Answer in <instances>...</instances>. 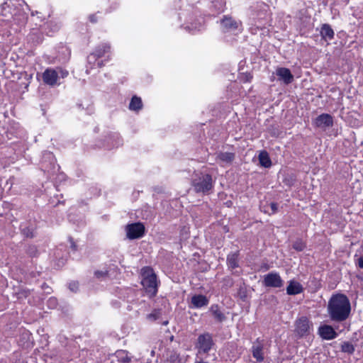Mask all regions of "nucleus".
<instances>
[{
    "label": "nucleus",
    "instance_id": "1",
    "mask_svg": "<svg viewBox=\"0 0 363 363\" xmlns=\"http://www.w3.org/2000/svg\"><path fill=\"white\" fill-rule=\"evenodd\" d=\"M328 311L332 320L344 321L348 318L350 314V300L342 294L333 295L328 302Z\"/></svg>",
    "mask_w": 363,
    "mask_h": 363
},
{
    "label": "nucleus",
    "instance_id": "2",
    "mask_svg": "<svg viewBox=\"0 0 363 363\" xmlns=\"http://www.w3.org/2000/svg\"><path fill=\"white\" fill-rule=\"evenodd\" d=\"M143 279L141 284L150 297H153L157 292V277L150 267H144L141 270Z\"/></svg>",
    "mask_w": 363,
    "mask_h": 363
},
{
    "label": "nucleus",
    "instance_id": "3",
    "mask_svg": "<svg viewBox=\"0 0 363 363\" xmlns=\"http://www.w3.org/2000/svg\"><path fill=\"white\" fill-rule=\"evenodd\" d=\"M191 185L196 193H206L213 187L212 177L208 174H196Z\"/></svg>",
    "mask_w": 363,
    "mask_h": 363
},
{
    "label": "nucleus",
    "instance_id": "4",
    "mask_svg": "<svg viewBox=\"0 0 363 363\" xmlns=\"http://www.w3.org/2000/svg\"><path fill=\"white\" fill-rule=\"evenodd\" d=\"M126 236L130 240L138 239L145 234V226L141 223H135L126 226Z\"/></svg>",
    "mask_w": 363,
    "mask_h": 363
},
{
    "label": "nucleus",
    "instance_id": "5",
    "mask_svg": "<svg viewBox=\"0 0 363 363\" xmlns=\"http://www.w3.org/2000/svg\"><path fill=\"white\" fill-rule=\"evenodd\" d=\"M311 328L312 323L304 316L298 318L295 323V333L299 337L308 335Z\"/></svg>",
    "mask_w": 363,
    "mask_h": 363
},
{
    "label": "nucleus",
    "instance_id": "6",
    "mask_svg": "<svg viewBox=\"0 0 363 363\" xmlns=\"http://www.w3.org/2000/svg\"><path fill=\"white\" fill-rule=\"evenodd\" d=\"M263 284L267 287L280 288L284 281L280 275L277 272H270L264 277Z\"/></svg>",
    "mask_w": 363,
    "mask_h": 363
},
{
    "label": "nucleus",
    "instance_id": "7",
    "mask_svg": "<svg viewBox=\"0 0 363 363\" xmlns=\"http://www.w3.org/2000/svg\"><path fill=\"white\" fill-rule=\"evenodd\" d=\"M58 79V72L52 69H47L43 74V79L45 84L50 86L57 84Z\"/></svg>",
    "mask_w": 363,
    "mask_h": 363
},
{
    "label": "nucleus",
    "instance_id": "8",
    "mask_svg": "<svg viewBox=\"0 0 363 363\" xmlns=\"http://www.w3.org/2000/svg\"><path fill=\"white\" fill-rule=\"evenodd\" d=\"M199 348L203 352H208L213 345L212 337L209 334L201 335L198 337Z\"/></svg>",
    "mask_w": 363,
    "mask_h": 363
},
{
    "label": "nucleus",
    "instance_id": "9",
    "mask_svg": "<svg viewBox=\"0 0 363 363\" xmlns=\"http://www.w3.org/2000/svg\"><path fill=\"white\" fill-rule=\"evenodd\" d=\"M333 117L328 113H323L318 116L314 121L316 127L326 128L333 125Z\"/></svg>",
    "mask_w": 363,
    "mask_h": 363
},
{
    "label": "nucleus",
    "instance_id": "10",
    "mask_svg": "<svg viewBox=\"0 0 363 363\" xmlns=\"http://www.w3.org/2000/svg\"><path fill=\"white\" fill-rule=\"evenodd\" d=\"M319 335L324 340H333L337 336L333 328L328 325H321L318 328Z\"/></svg>",
    "mask_w": 363,
    "mask_h": 363
},
{
    "label": "nucleus",
    "instance_id": "11",
    "mask_svg": "<svg viewBox=\"0 0 363 363\" xmlns=\"http://www.w3.org/2000/svg\"><path fill=\"white\" fill-rule=\"evenodd\" d=\"M276 74L279 77V79L286 84H290L294 79V76L288 68L279 67L276 70Z\"/></svg>",
    "mask_w": 363,
    "mask_h": 363
},
{
    "label": "nucleus",
    "instance_id": "12",
    "mask_svg": "<svg viewBox=\"0 0 363 363\" xmlns=\"http://www.w3.org/2000/svg\"><path fill=\"white\" fill-rule=\"evenodd\" d=\"M303 288L302 285L294 280H291L286 287V293L289 295H296L302 293Z\"/></svg>",
    "mask_w": 363,
    "mask_h": 363
},
{
    "label": "nucleus",
    "instance_id": "13",
    "mask_svg": "<svg viewBox=\"0 0 363 363\" xmlns=\"http://www.w3.org/2000/svg\"><path fill=\"white\" fill-rule=\"evenodd\" d=\"M191 303L194 308H201L208 304V300L203 295H195L191 298Z\"/></svg>",
    "mask_w": 363,
    "mask_h": 363
},
{
    "label": "nucleus",
    "instance_id": "14",
    "mask_svg": "<svg viewBox=\"0 0 363 363\" xmlns=\"http://www.w3.org/2000/svg\"><path fill=\"white\" fill-rule=\"evenodd\" d=\"M334 31L331 26L327 23L322 26L320 35L325 40H332L334 38Z\"/></svg>",
    "mask_w": 363,
    "mask_h": 363
},
{
    "label": "nucleus",
    "instance_id": "15",
    "mask_svg": "<svg viewBox=\"0 0 363 363\" xmlns=\"http://www.w3.org/2000/svg\"><path fill=\"white\" fill-rule=\"evenodd\" d=\"M252 353L254 358L256 359L257 362H262L264 360L263 355V347L259 343L255 344L252 347Z\"/></svg>",
    "mask_w": 363,
    "mask_h": 363
},
{
    "label": "nucleus",
    "instance_id": "16",
    "mask_svg": "<svg viewBox=\"0 0 363 363\" xmlns=\"http://www.w3.org/2000/svg\"><path fill=\"white\" fill-rule=\"evenodd\" d=\"M259 161L260 164L264 167L268 168L272 165L271 160L267 151L260 152L259 154Z\"/></svg>",
    "mask_w": 363,
    "mask_h": 363
},
{
    "label": "nucleus",
    "instance_id": "17",
    "mask_svg": "<svg viewBox=\"0 0 363 363\" xmlns=\"http://www.w3.org/2000/svg\"><path fill=\"white\" fill-rule=\"evenodd\" d=\"M210 311L212 313L214 318L219 322H222L225 320V315L220 311L218 305H213L210 308Z\"/></svg>",
    "mask_w": 363,
    "mask_h": 363
},
{
    "label": "nucleus",
    "instance_id": "18",
    "mask_svg": "<svg viewBox=\"0 0 363 363\" xmlns=\"http://www.w3.org/2000/svg\"><path fill=\"white\" fill-rule=\"evenodd\" d=\"M217 158L223 162L231 163L235 158V155L233 152H219Z\"/></svg>",
    "mask_w": 363,
    "mask_h": 363
},
{
    "label": "nucleus",
    "instance_id": "19",
    "mask_svg": "<svg viewBox=\"0 0 363 363\" xmlns=\"http://www.w3.org/2000/svg\"><path fill=\"white\" fill-rule=\"evenodd\" d=\"M142 108L141 99L137 96H133L129 104V108L133 111H138Z\"/></svg>",
    "mask_w": 363,
    "mask_h": 363
},
{
    "label": "nucleus",
    "instance_id": "20",
    "mask_svg": "<svg viewBox=\"0 0 363 363\" xmlns=\"http://www.w3.org/2000/svg\"><path fill=\"white\" fill-rule=\"evenodd\" d=\"M221 25L225 29H235L238 27L237 23L231 18H224L221 21Z\"/></svg>",
    "mask_w": 363,
    "mask_h": 363
},
{
    "label": "nucleus",
    "instance_id": "21",
    "mask_svg": "<svg viewBox=\"0 0 363 363\" xmlns=\"http://www.w3.org/2000/svg\"><path fill=\"white\" fill-rule=\"evenodd\" d=\"M167 361L169 363H182L179 354L174 351L170 352L169 357H167Z\"/></svg>",
    "mask_w": 363,
    "mask_h": 363
},
{
    "label": "nucleus",
    "instance_id": "22",
    "mask_svg": "<svg viewBox=\"0 0 363 363\" xmlns=\"http://www.w3.org/2000/svg\"><path fill=\"white\" fill-rule=\"evenodd\" d=\"M227 261L230 267L234 269L238 267V256L236 254L228 255Z\"/></svg>",
    "mask_w": 363,
    "mask_h": 363
},
{
    "label": "nucleus",
    "instance_id": "23",
    "mask_svg": "<svg viewBox=\"0 0 363 363\" xmlns=\"http://www.w3.org/2000/svg\"><path fill=\"white\" fill-rule=\"evenodd\" d=\"M342 351L348 354H352L354 351L353 345L349 342H345L342 345Z\"/></svg>",
    "mask_w": 363,
    "mask_h": 363
},
{
    "label": "nucleus",
    "instance_id": "24",
    "mask_svg": "<svg viewBox=\"0 0 363 363\" xmlns=\"http://www.w3.org/2000/svg\"><path fill=\"white\" fill-rule=\"evenodd\" d=\"M110 50V46L109 45H104V50L103 51H101V50H96V53L94 55V56H97L98 57H101L104 52L108 51Z\"/></svg>",
    "mask_w": 363,
    "mask_h": 363
},
{
    "label": "nucleus",
    "instance_id": "25",
    "mask_svg": "<svg viewBox=\"0 0 363 363\" xmlns=\"http://www.w3.org/2000/svg\"><path fill=\"white\" fill-rule=\"evenodd\" d=\"M294 248L298 251H302L305 248V245L301 242H296L294 245Z\"/></svg>",
    "mask_w": 363,
    "mask_h": 363
},
{
    "label": "nucleus",
    "instance_id": "26",
    "mask_svg": "<svg viewBox=\"0 0 363 363\" xmlns=\"http://www.w3.org/2000/svg\"><path fill=\"white\" fill-rule=\"evenodd\" d=\"M69 289L72 291H76L78 289V283L77 282H72L69 286Z\"/></svg>",
    "mask_w": 363,
    "mask_h": 363
},
{
    "label": "nucleus",
    "instance_id": "27",
    "mask_svg": "<svg viewBox=\"0 0 363 363\" xmlns=\"http://www.w3.org/2000/svg\"><path fill=\"white\" fill-rule=\"evenodd\" d=\"M106 274H107L106 272H103V271H96L95 272V276L97 278L104 277L106 276Z\"/></svg>",
    "mask_w": 363,
    "mask_h": 363
},
{
    "label": "nucleus",
    "instance_id": "28",
    "mask_svg": "<svg viewBox=\"0 0 363 363\" xmlns=\"http://www.w3.org/2000/svg\"><path fill=\"white\" fill-rule=\"evenodd\" d=\"M158 317V313L155 312L147 315V318L150 320H156Z\"/></svg>",
    "mask_w": 363,
    "mask_h": 363
},
{
    "label": "nucleus",
    "instance_id": "29",
    "mask_svg": "<svg viewBox=\"0 0 363 363\" xmlns=\"http://www.w3.org/2000/svg\"><path fill=\"white\" fill-rule=\"evenodd\" d=\"M271 208L273 213H276L277 211V205L275 203H271L270 204Z\"/></svg>",
    "mask_w": 363,
    "mask_h": 363
},
{
    "label": "nucleus",
    "instance_id": "30",
    "mask_svg": "<svg viewBox=\"0 0 363 363\" xmlns=\"http://www.w3.org/2000/svg\"><path fill=\"white\" fill-rule=\"evenodd\" d=\"M60 72L61 76H62V78L66 77L67 76V74H68V72L65 71V70L60 69Z\"/></svg>",
    "mask_w": 363,
    "mask_h": 363
},
{
    "label": "nucleus",
    "instance_id": "31",
    "mask_svg": "<svg viewBox=\"0 0 363 363\" xmlns=\"http://www.w3.org/2000/svg\"><path fill=\"white\" fill-rule=\"evenodd\" d=\"M358 266L363 269V257H361L359 259H358Z\"/></svg>",
    "mask_w": 363,
    "mask_h": 363
},
{
    "label": "nucleus",
    "instance_id": "32",
    "mask_svg": "<svg viewBox=\"0 0 363 363\" xmlns=\"http://www.w3.org/2000/svg\"><path fill=\"white\" fill-rule=\"evenodd\" d=\"M89 19L91 22L95 23L96 22V19L95 18V16L94 15L90 16Z\"/></svg>",
    "mask_w": 363,
    "mask_h": 363
},
{
    "label": "nucleus",
    "instance_id": "33",
    "mask_svg": "<svg viewBox=\"0 0 363 363\" xmlns=\"http://www.w3.org/2000/svg\"><path fill=\"white\" fill-rule=\"evenodd\" d=\"M49 301H50V302H51V303H55V299H52V298H50V299L49 300Z\"/></svg>",
    "mask_w": 363,
    "mask_h": 363
},
{
    "label": "nucleus",
    "instance_id": "34",
    "mask_svg": "<svg viewBox=\"0 0 363 363\" xmlns=\"http://www.w3.org/2000/svg\"><path fill=\"white\" fill-rule=\"evenodd\" d=\"M195 363H208V362H206L203 361H198V362H196Z\"/></svg>",
    "mask_w": 363,
    "mask_h": 363
}]
</instances>
